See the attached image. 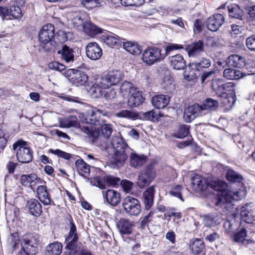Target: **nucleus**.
I'll use <instances>...</instances> for the list:
<instances>
[{
    "label": "nucleus",
    "mask_w": 255,
    "mask_h": 255,
    "mask_svg": "<svg viewBox=\"0 0 255 255\" xmlns=\"http://www.w3.org/2000/svg\"><path fill=\"white\" fill-rule=\"evenodd\" d=\"M192 188L197 192L208 189L210 192L211 190L217 192V197L215 199V205L225 211L230 210L233 204V200H238L241 198V192L233 191L228 188L226 182L221 180H215L209 183L207 180L199 175L194 176L191 179Z\"/></svg>",
    "instance_id": "nucleus-1"
},
{
    "label": "nucleus",
    "mask_w": 255,
    "mask_h": 255,
    "mask_svg": "<svg viewBox=\"0 0 255 255\" xmlns=\"http://www.w3.org/2000/svg\"><path fill=\"white\" fill-rule=\"evenodd\" d=\"M111 145L114 153L109 159V165L113 168H119L123 166L129 156L130 165L134 168L140 167L145 162L146 158L134 152L119 136H113Z\"/></svg>",
    "instance_id": "nucleus-2"
},
{
    "label": "nucleus",
    "mask_w": 255,
    "mask_h": 255,
    "mask_svg": "<svg viewBox=\"0 0 255 255\" xmlns=\"http://www.w3.org/2000/svg\"><path fill=\"white\" fill-rule=\"evenodd\" d=\"M123 74L119 70H113L107 74L97 78L95 83L91 87V91L96 94V96L102 95V89H108L111 86L118 84L123 79Z\"/></svg>",
    "instance_id": "nucleus-3"
},
{
    "label": "nucleus",
    "mask_w": 255,
    "mask_h": 255,
    "mask_svg": "<svg viewBox=\"0 0 255 255\" xmlns=\"http://www.w3.org/2000/svg\"><path fill=\"white\" fill-rule=\"evenodd\" d=\"M55 27L51 23L44 25L39 31L38 40L40 46L45 51H54L56 47V43L53 38L55 35Z\"/></svg>",
    "instance_id": "nucleus-4"
},
{
    "label": "nucleus",
    "mask_w": 255,
    "mask_h": 255,
    "mask_svg": "<svg viewBox=\"0 0 255 255\" xmlns=\"http://www.w3.org/2000/svg\"><path fill=\"white\" fill-rule=\"evenodd\" d=\"M164 59L161 54V49L157 47L152 46L145 48L141 54V60L147 66L160 62Z\"/></svg>",
    "instance_id": "nucleus-5"
},
{
    "label": "nucleus",
    "mask_w": 255,
    "mask_h": 255,
    "mask_svg": "<svg viewBox=\"0 0 255 255\" xmlns=\"http://www.w3.org/2000/svg\"><path fill=\"white\" fill-rule=\"evenodd\" d=\"M13 150H16V158L22 163H29L32 160V152L27 146L26 142L22 140L15 142L12 145Z\"/></svg>",
    "instance_id": "nucleus-6"
},
{
    "label": "nucleus",
    "mask_w": 255,
    "mask_h": 255,
    "mask_svg": "<svg viewBox=\"0 0 255 255\" xmlns=\"http://www.w3.org/2000/svg\"><path fill=\"white\" fill-rule=\"evenodd\" d=\"M122 205L126 213L130 216H137L141 211L139 201L132 197H126L123 201Z\"/></svg>",
    "instance_id": "nucleus-7"
},
{
    "label": "nucleus",
    "mask_w": 255,
    "mask_h": 255,
    "mask_svg": "<svg viewBox=\"0 0 255 255\" xmlns=\"http://www.w3.org/2000/svg\"><path fill=\"white\" fill-rule=\"evenodd\" d=\"M212 88L218 96L227 97V92H231L232 95H235L236 85L231 82L223 84V80L217 79L213 81Z\"/></svg>",
    "instance_id": "nucleus-8"
},
{
    "label": "nucleus",
    "mask_w": 255,
    "mask_h": 255,
    "mask_svg": "<svg viewBox=\"0 0 255 255\" xmlns=\"http://www.w3.org/2000/svg\"><path fill=\"white\" fill-rule=\"evenodd\" d=\"M21 247L26 255H34L38 251L37 240L31 234L25 235L22 237Z\"/></svg>",
    "instance_id": "nucleus-9"
},
{
    "label": "nucleus",
    "mask_w": 255,
    "mask_h": 255,
    "mask_svg": "<svg viewBox=\"0 0 255 255\" xmlns=\"http://www.w3.org/2000/svg\"><path fill=\"white\" fill-rule=\"evenodd\" d=\"M83 130L86 133L91 141L95 145L99 146L102 149H107V143L106 141H104L101 135H100L99 129L95 128H90L89 127H83Z\"/></svg>",
    "instance_id": "nucleus-10"
},
{
    "label": "nucleus",
    "mask_w": 255,
    "mask_h": 255,
    "mask_svg": "<svg viewBox=\"0 0 255 255\" xmlns=\"http://www.w3.org/2000/svg\"><path fill=\"white\" fill-rule=\"evenodd\" d=\"M205 114H206V113L203 111L201 105L195 104L185 109L183 118L187 123H190L197 117L201 116Z\"/></svg>",
    "instance_id": "nucleus-11"
},
{
    "label": "nucleus",
    "mask_w": 255,
    "mask_h": 255,
    "mask_svg": "<svg viewBox=\"0 0 255 255\" xmlns=\"http://www.w3.org/2000/svg\"><path fill=\"white\" fill-rule=\"evenodd\" d=\"M0 15L3 20L6 16H9V19H17L21 17L22 11L17 5H12L9 8L0 6Z\"/></svg>",
    "instance_id": "nucleus-12"
},
{
    "label": "nucleus",
    "mask_w": 255,
    "mask_h": 255,
    "mask_svg": "<svg viewBox=\"0 0 255 255\" xmlns=\"http://www.w3.org/2000/svg\"><path fill=\"white\" fill-rule=\"evenodd\" d=\"M102 49L96 42H90L86 47V55L91 60L99 59L102 56Z\"/></svg>",
    "instance_id": "nucleus-13"
},
{
    "label": "nucleus",
    "mask_w": 255,
    "mask_h": 255,
    "mask_svg": "<svg viewBox=\"0 0 255 255\" xmlns=\"http://www.w3.org/2000/svg\"><path fill=\"white\" fill-rule=\"evenodd\" d=\"M225 22V18L220 13L215 14L208 18L207 20V28L212 31H216Z\"/></svg>",
    "instance_id": "nucleus-14"
},
{
    "label": "nucleus",
    "mask_w": 255,
    "mask_h": 255,
    "mask_svg": "<svg viewBox=\"0 0 255 255\" xmlns=\"http://www.w3.org/2000/svg\"><path fill=\"white\" fill-rule=\"evenodd\" d=\"M105 115L101 110H97L95 111H92L91 114L87 116L86 120L87 123L92 125L101 126L106 123L104 119Z\"/></svg>",
    "instance_id": "nucleus-15"
},
{
    "label": "nucleus",
    "mask_w": 255,
    "mask_h": 255,
    "mask_svg": "<svg viewBox=\"0 0 255 255\" xmlns=\"http://www.w3.org/2000/svg\"><path fill=\"white\" fill-rule=\"evenodd\" d=\"M116 226L121 234L128 235L132 232L133 224L128 219L122 218L117 222Z\"/></svg>",
    "instance_id": "nucleus-16"
},
{
    "label": "nucleus",
    "mask_w": 255,
    "mask_h": 255,
    "mask_svg": "<svg viewBox=\"0 0 255 255\" xmlns=\"http://www.w3.org/2000/svg\"><path fill=\"white\" fill-rule=\"evenodd\" d=\"M57 53L60 55L61 58L67 63L73 62L75 60V51L72 48L67 45H63Z\"/></svg>",
    "instance_id": "nucleus-17"
},
{
    "label": "nucleus",
    "mask_w": 255,
    "mask_h": 255,
    "mask_svg": "<svg viewBox=\"0 0 255 255\" xmlns=\"http://www.w3.org/2000/svg\"><path fill=\"white\" fill-rule=\"evenodd\" d=\"M26 208L33 216L39 217L42 213V206L36 199H31L27 201Z\"/></svg>",
    "instance_id": "nucleus-18"
},
{
    "label": "nucleus",
    "mask_w": 255,
    "mask_h": 255,
    "mask_svg": "<svg viewBox=\"0 0 255 255\" xmlns=\"http://www.w3.org/2000/svg\"><path fill=\"white\" fill-rule=\"evenodd\" d=\"M170 66L175 70L183 69L186 67V61L183 56L180 54L169 56L168 58Z\"/></svg>",
    "instance_id": "nucleus-19"
},
{
    "label": "nucleus",
    "mask_w": 255,
    "mask_h": 255,
    "mask_svg": "<svg viewBox=\"0 0 255 255\" xmlns=\"http://www.w3.org/2000/svg\"><path fill=\"white\" fill-rule=\"evenodd\" d=\"M36 192L37 197L44 205L47 206L51 204L52 200L46 186H39L37 188Z\"/></svg>",
    "instance_id": "nucleus-20"
},
{
    "label": "nucleus",
    "mask_w": 255,
    "mask_h": 255,
    "mask_svg": "<svg viewBox=\"0 0 255 255\" xmlns=\"http://www.w3.org/2000/svg\"><path fill=\"white\" fill-rule=\"evenodd\" d=\"M203 42L199 40L187 45L185 50L188 52L189 57H195L203 51Z\"/></svg>",
    "instance_id": "nucleus-21"
},
{
    "label": "nucleus",
    "mask_w": 255,
    "mask_h": 255,
    "mask_svg": "<svg viewBox=\"0 0 255 255\" xmlns=\"http://www.w3.org/2000/svg\"><path fill=\"white\" fill-rule=\"evenodd\" d=\"M226 64L229 67L242 68L245 65V59L238 55H232L228 57L226 61Z\"/></svg>",
    "instance_id": "nucleus-22"
},
{
    "label": "nucleus",
    "mask_w": 255,
    "mask_h": 255,
    "mask_svg": "<svg viewBox=\"0 0 255 255\" xmlns=\"http://www.w3.org/2000/svg\"><path fill=\"white\" fill-rule=\"evenodd\" d=\"M108 203L112 206H116L120 202L121 196L120 193L114 190H108L105 194L103 191Z\"/></svg>",
    "instance_id": "nucleus-23"
},
{
    "label": "nucleus",
    "mask_w": 255,
    "mask_h": 255,
    "mask_svg": "<svg viewBox=\"0 0 255 255\" xmlns=\"http://www.w3.org/2000/svg\"><path fill=\"white\" fill-rule=\"evenodd\" d=\"M170 101V97L164 95H159L152 98V105L157 109H163L165 107Z\"/></svg>",
    "instance_id": "nucleus-24"
},
{
    "label": "nucleus",
    "mask_w": 255,
    "mask_h": 255,
    "mask_svg": "<svg viewBox=\"0 0 255 255\" xmlns=\"http://www.w3.org/2000/svg\"><path fill=\"white\" fill-rule=\"evenodd\" d=\"M88 79V76L83 72L77 71L72 76L70 81L72 83L76 86L83 85Z\"/></svg>",
    "instance_id": "nucleus-25"
},
{
    "label": "nucleus",
    "mask_w": 255,
    "mask_h": 255,
    "mask_svg": "<svg viewBox=\"0 0 255 255\" xmlns=\"http://www.w3.org/2000/svg\"><path fill=\"white\" fill-rule=\"evenodd\" d=\"M60 128L78 127L79 122L77 118L75 116H70L68 117L60 119L59 121Z\"/></svg>",
    "instance_id": "nucleus-26"
},
{
    "label": "nucleus",
    "mask_w": 255,
    "mask_h": 255,
    "mask_svg": "<svg viewBox=\"0 0 255 255\" xmlns=\"http://www.w3.org/2000/svg\"><path fill=\"white\" fill-rule=\"evenodd\" d=\"M124 48L133 55H138L141 53L142 47L135 41L123 42Z\"/></svg>",
    "instance_id": "nucleus-27"
},
{
    "label": "nucleus",
    "mask_w": 255,
    "mask_h": 255,
    "mask_svg": "<svg viewBox=\"0 0 255 255\" xmlns=\"http://www.w3.org/2000/svg\"><path fill=\"white\" fill-rule=\"evenodd\" d=\"M101 39L104 43L110 47L118 45L121 43L120 37L113 33L103 35Z\"/></svg>",
    "instance_id": "nucleus-28"
},
{
    "label": "nucleus",
    "mask_w": 255,
    "mask_h": 255,
    "mask_svg": "<svg viewBox=\"0 0 255 255\" xmlns=\"http://www.w3.org/2000/svg\"><path fill=\"white\" fill-rule=\"evenodd\" d=\"M77 171L82 176L86 178L90 174V166L82 159H79L75 162Z\"/></svg>",
    "instance_id": "nucleus-29"
},
{
    "label": "nucleus",
    "mask_w": 255,
    "mask_h": 255,
    "mask_svg": "<svg viewBox=\"0 0 255 255\" xmlns=\"http://www.w3.org/2000/svg\"><path fill=\"white\" fill-rule=\"evenodd\" d=\"M63 246L58 242L49 244L46 248L45 255H60L62 251Z\"/></svg>",
    "instance_id": "nucleus-30"
},
{
    "label": "nucleus",
    "mask_w": 255,
    "mask_h": 255,
    "mask_svg": "<svg viewBox=\"0 0 255 255\" xmlns=\"http://www.w3.org/2000/svg\"><path fill=\"white\" fill-rule=\"evenodd\" d=\"M154 188L153 186L148 188L143 193L144 203L146 209H149L153 203Z\"/></svg>",
    "instance_id": "nucleus-31"
},
{
    "label": "nucleus",
    "mask_w": 255,
    "mask_h": 255,
    "mask_svg": "<svg viewBox=\"0 0 255 255\" xmlns=\"http://www.w3.org/2000/svg\"><path fill=\"white\" fill-rule=\"evenodd\" d=\"M190 249L194 254L205 255V246L204 242L199 239H195L190 246Z\"/></svg>",
    "instance_id": "nucleus-32"
},
{
    "label": "nucleus",
    "mask_w": 255,
    "mask_h": 255,
    "mask_svg": "<svg viewBox=\"0 0 255 255\" xmlns=\"http://www.w3.org/2000/svg\"><path fill=\"white\" fill-rule=\"evenodd\" d=\"M243 76L241 71L231 68H226L223 72V77L228 80H238Z\"/></svg>",
    "instance_id": "nucleus-33"
},
{
    "label": "nucleus",
    "mask_w": 255,
    "mask_h": 255,
    "mask_svg": "<svg viewBox=\"0 0 255 255\" xmlns=\"http://www.w3.org/2000/svg\"><path fill=\"white\" fill-rule=\"evenodd\" d=\"M84 29L82 31L90 36L94 35L102 32V29L91 22L87 21L84 26Z\"/></svg>",
    "instance_id": "nucleus-34"
},
{
    "label": "nucleus",
    "mask_w": 255,
    "mask_h": 255,
    "mask_svg": "<svg viewBox=\"0 0 255 255\" xmlns=\"http://www.w3.org/2000/svg\"><path fill=\"white\" fill-rule=\"evenodd\" d=\"M127 98L128 105L130 107H136L143 102L141 94L136 90Z\"/></svg>",
    "instance_id": "nucleus-35"
},
{
    "label": "nucleus",
    "mask_w": 255,
    "mask_h": 255,
    "mask_svg": "<svg viewBox=\"0 0 255 255\" xmlns=\"http://www.w3.org/2000/svg\"><path fill=\"white\" fill-rule=\"evenodd\" d=\"M250 205V203L247 204L245 206L241 207L240 209L242 219L248 224L253 223L254 221V218L248 209V206Z\"/></svg>",
    "instance_id": "nucleus-36"
},
{
    "label": "nucleus",
    "mask_w": 255,
    "mask_h": 255,
    "mask_svg": "<svg viewBox=\"0 0 255 255\" xmlns=\"http://www.w3.org/2000/svg\"><path fill=\"white\" fill-rule=\"evenodd\" d=\"M84 16L81 14L75 13L72 18L73 26L78 30L82 31L87 21L84 20Z\"/></svg>",
    "instance_id": "nucleus-37"
},
{
    "label": "nucleus",
    "mask_w": 255,
    "mask_h": 255,
    "mask_svg": "<svg viewBox=\"0 0 255 255\" xmlns=\"http://www.w3.org/2000/svg\"><path fill=\"white\" fill-rule=\"evenodd\" d=\"M136 89L131 83L128 81L124 82L121 86V93L124 98H128Z\"/></svg>",
    "instance_id": "nucleus-38"
},
{
    "label": "nucleus",
    "mask_w": 255,
    "mask_h": 255,
    "mask_svg": "<svg viewBox=\"0 0 255 255\" xmlns=\"http://www.w3.org/2000/svg\"><path fill=\"white\" fill-rule=\"evenodd\" d=\"M203 224L207 227L215 226L220 223V217L215 214H208L203 216Z\"/></svg>",
    "instance_id": "nucleus-39"
},
{
    "label": "nucleus",
    "mask_w": 255,
    "mask_h": 255,
    "mask_svg": "<svg viewBox=\"0 0 255 255\" xmlns=\"http://www.w3.org/2000/svg\"><path fill=\"white\" fill-rule=\"evenodd\" d=\"M115 116L119 118H126L134 120L138 118V114L134 111L123 110L115 113Z\"/></svg>",
    "instance_id": "nucleus-40"
},
{
    "label": "nucleus",
    "mask_w": 255,
    "mask_h": 255,
    "mask_svg": "<svg viewBox=\"0 0 255 255\" xmlns=\"http://www.w3.org/2000/svg\"><path fill=\"white\" fill-rule=\"evenodd\" d=\"M247 233L245 228H242L240 230L235 233L233 236V239L236 242L241 243L246 245L248 244L250 240L246 239Z\"/></svg>",
    "instance_id": "nucleus-41"
},
{
    "label": "nucleus",
    "mask_w": 255,
    "mask_h": 255,
    "mask_svg": "<svg viewBox=\"0 0 255 255\" xmlns=\"http://www.w3.org/2000/svg\"><path fill=\"white\" fill-rule=\"evenodd\" d=\"M211 65V61L210 59L206 58H202L199 61L193 62L189 64V67L192 69L196 68L200 70L202 68H207Z\"/></svg>",
    "instance_id": "nucleus-42"
},
{
    "label": "nucleus",
    "mask_w": 255,
    "mask_h": 255,
    "mask_svg": "<svg viewBox=\"0 0 255 255\" xmlns=\"http://www.w3.org/2000/svg\"><path fill=\"white\" fill-rule=\"evenodd\" d=\"M78 236H67L65 239V249L71 251H75L78 246Z\"/></svg>",
    "instance_id": "nucleus-43"
},
{
    "label": "nucleus",
    "mask_w": 255,
    "mask_h": 255,
    "mask_svg": "<svg viewBox=\"0 0 255 255\" xmlns=\"http://www.w3.org/2000/svg\"><path fill=\"white\" fill-rule=\"evenodd\" d=\"M218 106V101L211 98L207 99L204 103L202 105H201L203 111L206 113L208 110H215Z\"/></svg>",
    "instance_id": "nucleus-44"
},
{
    "label": "nucleus",
    "mask_w": 255,
    "mask_h": 255,
    "mask_svg": "<svg viewBox=\"0 0 255 255\" xmlns=\"http://www.w3.org/2000/svg\"><path fill=\"white\" fill-rule=\"evenodd\" d=\"M228 180L233 182H240L243 180V176L232 169H228L226 173Z\"/></svg>",
    "instance_id": "nucleus-45"
},
{
    "label": "nucleus",
    "mask_w": 255,
    "mask_h": 255,
    "mask_svg": "<svg viewBox=\"0 0 255 255\" xmlns=\"http://www.w3.org/2000/svg\"><path fill=\"white\" fill-rule=\"evenodd\" d=\"M101 126V135L104 141L107 140L111 136L113 132V126L110 124H106V123L102 124Z\"/></svg>",
    "instance_id": "nucleus-46"
},
{
    "label": "nucleus",
    "mask_w": 255,
    "mask_h": 255,
    "mask_svg": "<svg viewBox=\"0 0 255 255\" xmlns=\"http://www.w3.org/2000/svg\"><path fill=\"white\" fill-rule=\"evenodd\" d=\"M228 11L230 16L241 19L243 16V11L237 5L228 6Z\"/></svg>",
    "instance_id": "nucleus-47"
},
{
    "label": "nucleus",
    "mask_w": 255,
    "mask_h": 255,
    "mask_svg": "<svg viewBox=\"0 0 255 255\" xmlns=\"http://www.w3.org/2000/svg\"><path fill=\"white\" fill-rule=\"evenodd\" d=\"M189 133V126L185 125H179L174 136L179 138H183Z\"/></svg>",
    "instance_id": "nucleus-48"
},
{
    "label": "nucleus",
    "mask_w": 255,
    "mask_h": 255,
    "mask_svg": "<svg viewBox=\"0 0 255 255\" xmlns=\"http://www.w3.org/2000/svg\"><path fill=\"white\" fill-rule=\"evenodd\" d=\"M220 96L222 97V103L223 106L228 109H232L235 102L234 95L231 94L228 95L227 97L224 96Z\"/></svg>",
    "instance_id": "nucleus-49"
},
{
    "label": "nucleus",
    "mask_w": 255,
    "mask_h": 255,
    "mask_svg": "<svg viewBox=\"0 0 255 255\" xmlns=\"http://www.w3.org/2000/svg\"><path fill=\"white\" fill-rule=\"evenodd\" d=\"M80 3L83 7L89 10L100 5L99 0H81Z\"/></svg>",
    "instance_id": "nucleus-50"
},
{
    "label": "nucleus",
    "mask_w": 255,
    "mask_h": 255,
    "mask_svg": "<svg viewBox=\"0 0 255 255\" xmlns=\"http://www.w3.org/2000/svg\"><path fill=\"white\" fill-rule=\"evenodd\" d=\"M40 180L38 178L36 174H30L28 175L23 174L20 179L21 183L23 186H27L29 184L33 182L35 180Z\"/></svg>",
    "instance_id": "nucleus-51"
},
{
    "label": "nucleus",
    "mask_w": 255,
    "mask_h": 255,
    "mask_svg": "<svg viewBox=\"0 0 255 255\" xmlns=\"http://www.w3.org/2000/svg\"><path fill=\"white\" fill-rule=\"evenodd\" d=\"M183 46L182 45L175 44V43H170L168 44L165 47V53L162 54L163 56H164V58L170 54L171 52L178 50V49H183Z\"/></svg>",
    "instance_id": "nucleus-52"
},
{
    "label": "nucleus",
    "mask_w": 255,
    "mask_h": 255,
    "mask_svg": "<svg viewBox=\"0 0 255 255\" xmlns=\"http://www.w3.org/2000/svg\"><path fill=\"white\" fill-rule=\"evenodd\" d=\"M49 152L50 153H51L53 154L57 155L59 157L63 158L65 159H67V160L70 159L72 156L71 154L66 152L63 151L59 149H49Z\"/></svg>",
    "instance_id": "nucleus-53"
},
{
    "label": "nucleus",
    "mask_w": 255,
    "mask_h": 255,
    "mask_svg": "<svg viewBox=\"0 0 255 255\" xmlns=\"http://www.w3.org/2000/svg\"><path fill=\"white\" fill-rule=\"evenodd\" d=\"M121 3L125 6H139L144 3V0H121Z\"/></svg>",
    "instance_id": "nucleus-54"
},
{
    "label": "nucleus",
    "mask_w": 255,
    "mask_h": 255,
    "mask_svg": "<svg viewBox=\"0 0 255 255\" xmlns=\"http://www.w3.org/2000/svg\"><path fill=\"white\" fill-rule=\"evenodd\" d=\"M7 241L13 248L15 249L16 245L18 244L19 242L18 234L15 233L10 234L7 239Z\"/></svg>",
    "instance_id": "nucleus-55"
},
{
    "label": "nucleus",
    "mask_w": 255,
    "mask_h": 255,
    "mask_svg": "<svg viewBox=\"0 0 255 255\" xmlns=\"http://www.w3.org/2000/svg\"><path fill=\"white\" fill-rule=\"evenodd\" d=\"M246 44L247 47L250 50L255 52V34H254L246 39Z\"/></svg>",
    "instance_id": "nucleus-56"
},
{
    "label": "nucleus",
    "mask_w": 255,
    "mask_h": 255,
    "mask_svg": "<svg viewBox=\"0 0 255 255\" xmlns=\"http://www.w3.org/2000/svg\"><path fill=\"white\" fill-rule=\"evenodd\" d=\"M181 189L182 186L181 185H176L172 188L170 191L169 193L172 196L176 197L180 199L182 201H183L181 194Z\"/></svg>",
    "instance_id": "nucleus-57"
},
{
    "label": "nucleus",
    "mask_w": 255,
    "mask_h": 255,
    "mask_svg": "<svg viewBox=\"0 0 255 255\" xmlns=\"http://www.w3.org/2000/svg\"><path fill=\"white\" fill-rule=\"evenodd\" d=\"M145 179H148V181L150 182L155 177V173L150 169L147 168L145 171L140 173Z\"/></svg>",
    "instance_id": "nucleus-58"
},
{
    "label": "nucleus",
    "mask_w": 255,
    "mask_h": 255,
    "mask_svg": "<svg viewBox=\"0 0 255 255\" xmlns=\"http://www.w3.org/2000/svg\"><path fill=\"white\" fill-rule=\"evenodd\" d=\"M105 180L110 185L112 186H116L119 184L120 181V179L113 176L107 175L105 177Z\"/></svg>",
    "instance_id": "nucleus-59"
},
{
    "label": "nucleus",
    "mask_w": 255,
    "mask_h": 255,
    "mask_svg": "<svg viewBox=\"0 0 255 255\" xmlns=\"http://www.w3.org/2000/svg\"><path fill=\"white\" fill-rule=\"evenodd\" d=\"M49 67L51 69L59 71H62L65 69V66L64 65L60 64L56 61H54L49 63Z\"/></svg>",
    "instance_id": "nucleus-60"
},
{
    "label": "nucleus",
    "mask_w": 255,
    "mask_h": 255,
    "mask_svg": "<svg viewBox=\"0 0 255 255\" xmlns=\"http://www.w3.org/2000/svg\"><path fill=\"white\" fill-rule=\"evenodd\" d=\"M121 184L124 190L126 192H129L131 190L133 186V183L127 180L121 181Z\"/></svg>",
    "instance_id": "nucleus-61"
},
{
    "label": "nucleus",
    "mask_w": 255,
    "mask_h": 255,
    "mask_svg": "<svg viewBox=\"0 0 255 255\" xmlns=\"http://www.w3.org/2000/svg\"><path fill=\"white\" fill-rule=\"evenodd\" d=\"M152 215V213L150 212L141 219L140 226L142 228H144L147 226L148 223L151 220Z\"/></svg>",
    "instance_id": "nucleus-62"
},
{
    "label": "nucleus",
    "mask_w": 255,
    "mask_h": 255,
    "mask_svg": "<svg viewBox=\"0 0 255 255\" xmlns=\"http://www.w3.org/2000/svg\"><path fill=\"white\" fill-rule=\"evenodd\" d=\"M117 93L115 90H110L105 94V98L107 101H112L116 98Z\"/></svg>",
    "instance_id": "nucleus-63"
},
{
    "label": "nucleus",
    "mask_w": 255,
    "mask_h": 255,
    "mask_svg": "<svg viewBox=\"0 0 255 255\" xmlns=\"http://www.w3.org/2000/svg\"><path fill=\"white\" fill-rule=\"evenodd\" d=\"M150 183L148 181V179H145L141 174H139L137 179V184L140 188H143L144 186L148 185Z\"/></svg>",
    "instance_id": "nucleus-64"
}]
</instances>
